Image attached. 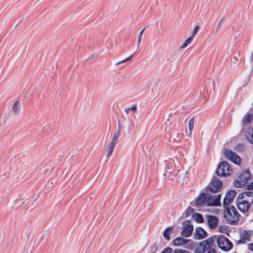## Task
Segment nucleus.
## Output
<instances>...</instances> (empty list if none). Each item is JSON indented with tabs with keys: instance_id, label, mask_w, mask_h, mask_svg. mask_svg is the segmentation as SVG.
Masks as SVG:
<instances>
[{
	"instance_id": "obj_3",
	"label": "nucleus",
	"mask_w": 253,
	"mask_h": 253,
	"mask_svg": "<svg viewBox=\"0 0 253 253\" xmlns=\"http://www.w3.org/2000/svg\"><path fill=\"white\" fill-rule=\"evenodd\" d=\"M216 241L218 247L224 251H228L233 247L232 243L223 235L216 237Z\"/></svg>"
},
{
	"instance_id": "obj_37",
	"label": "nucleus",
	"mask_w": 253,
	"mask_h": 253,
	"mask_svg": "<svg viewBox=\"0 0 253 253\" xmlns=\"http://www.w3.org/2000/svg\"><path fill=\"white\" fill-rule=\"evenodd\" d=\"M208 253H216L214 249L212 248L208 251Z\"/></svg>"
},
{
	"instance_id": "obj_27",
	"label": "nucleus",
	"mask_w": 253,
	"mask_h": 253,
	"mask_svg": "<svg viewBox=\"0 0 253 253\" xmlns=\"http://www.w3.org/2000/svg\"><path fill=\"white\" fill-rule=\"evenodd\" d=\"M194 219L198 223H202L203 222V218L200 213H196L194 216Z\"/></svg>"
},
{
	"instance_id": "obj_28",
	"label": "nucleus",
	"mask_w": 253,
	"mask_h": 253,
	"mask_svg": "<svg viewBox=\"0 0 253 253\" xmlns=\"http://www.w3.org/2000/svg\"><path fill=\"white\" fill-rule=\"evenodd\" d=\"M158 249V247L157 245V243H155L153 245H152L149 249V253H155Z\"/></svg>"
},
{
	"instance_id": "obj_14",
	"label": "nucleus",
	"mask_w": 253,
	"mask_h": 253,
	"mask_svg": "<svg viewBox=\"0 0 253 253\" xmlns=\"http://www.w3.org/2000/svg\"><path fill=\"white\" fill-rule=\"evenodd\" d=\"M195 238L198 240L204 239L207 237V232L201 227H197L194 233Z\"/></svg>"
},
{
	"instance_id": "obj_31",
	"label": "nucleus",
	"mask_w": 253,
	"mask_h": 253,
	"mask_svg": "<svg viewBox=\"0 0 253 253\" xmlns=\"http://www.w3.org/2000/svg\"><path fill=\"white\" fill-rule=\"evenodd\" d=\"M173 253H191L189 251L185 250L177 249L173 251Z\"/></svg>"
},
{
	"instance_id": "obj_30",
	"label": "nucleus",
	"mask_w": 253,
	"mask_h": 253,
	"mask_svg": "<svg viewBox=\"0 0 253 253\" xmlns=\"http://www.w3.org/2000/svg\"><path fill=\"white\" fill-rule=\"evenodd\" d=\"M144 30H145V28H143L139 33L138 34V46L139 45L140 42H141V39H142V34L144 31Z\"/></svg>"
},
{
	"instance_id": "obj_38",
	"label": "nucleus",
	"mask_w": 253,
	"mask_h": 253,
	"mask_svg": "<svg viewBox=\"0 0 253 253\" xmlns=\"http://www.w3.org/2000/svg\"><path fill=\"white\" fill-rule=\"evenodd\" d=\"M251 61L252 62H253V52L252 53V55H251Z\"/></svg>"
},
{
	"instance_id": "obj_29",
	"label": "nucleus",
	"mask_w": 253,
	"mask_h": 253,
	"mask_svg": "<svg viewBox=\"0 0 253 253\" xmlns=\"http://www.w3.org/2000/svg\"><path fill=\"white\" fill-rule=\"evenodd\" d=\"M245 149V145L243 144H238L235 147V150L238 152L243 151Z\"/></svg>"
},
{
	"instance_id": "obj_18",
	"label": "nucleus",
	"mask_w": 253,
	"mask_h": 253,
	"mask_svg": "<svg viewBox=\"0 0 253 253\" xmlns=\"http://www.w3.org/2000/svg\"><path fill=\"white\" fill-rule=\"evenodd\" d=\"M20 109V103L16 101H15L12 106V111L13 113V114L15 116H17L19 114Z\"/></svg>"
},
{
	"instance_id": "obj_36",
	"label": "nucleus",
	"mask_w": 253,
	"mask_h": 253,
	"mask_svg": "<svg viewBox=\"0 0 253 253\" xmlns=\"http://www.w3.org/2000/svg\"><path fill=\"white\" fill-rule=\"evenodd\" d=\"M248 246L249 250L253 252V243L249 244Z\"/></svg>"
},
{
	"instance_id": "obj_25",
	"label": "nucleus",
	"mask_w": 253,
	"mask_h": 253,
	"mask_svg": "<svg viewBox=\"0 0 253 253\" xmlns=\"http://www.w3.org/2000/svg\"><path fill=\"white\" fill-rule=\"evenodd\" d=\"M194 118H192L189 123V136L191 137L192 134V131L194 127Z\"/></svg>"
},
{
	"instance_id": "obj_21",
	"label": "nucleus",
	"mask_w": 253,
	"mask_h": 253,
	"mask_svg": "<svg viewBox=\"0 0 253 253\" xmlns=\"http://www.w3.org/2000/svg\"><path fill=\"white\" fill-rule=\"evenodd\" d=\"M245 131L247 138L251 143L253 144V128H249L248 130Z\"/></svg>"
},
{
	"instance_id": "obj_9",
	"label": "nucleus",
	"mask_w": 253,
	"mask_h": 253,
	"mask_svg": "<svg viewBox=\"0 0 253 253\" xmlns=\"http://www.w3.org/2000/svg\"><path fill=\"white\" fill-rule=\"evenodd\" d=\"M224 155L225 157L229 160L232 161L236 165H239L241 162L240 157L235 152L230 150H226L225 151Z\"/></svg>"
},
{
	"instance_id": "obj_16",
	"label": "nucleus",
	"mask_w": 253,
	"mask_h": 253,
	"mask_svg": "<svg viewBox=\"0 0 253 253\" xmlns=\"http://www.w3.org/2000/svg\"><path fill=\"white\" fill-rule=\"evenodd\" d=\"M253 119V115L251 114H248L245 116L243 120L244 129L245 130L246 126H248Z\"/></svg>"
},
{
	"instance_id": "obj_6",
	"label": "nucleus",
	"mask_w": 253,
	"mask_h": 253,
	"mask_svg": "<svg viewBox=\"0 0 253 253\" xmlns=\"http://www.w3.org/2000/svg\"><path fill=\"white\" fill-rule=\"evenodd\" d=\"M222 182L217 177H213L211 182L207 187L208 191L212 193H216L222 187Z\"/></svg>"
},
{
	"instance_id": "obj_1",
	"label": "nucleus",
	"mask_w": 253,
	"mask_h": 253,
	"mask_svg": "<svg viewBox=\"0 0 253 253\" xmlns=\"http://www.w3.org/2000/svg\"><path fill=\"white\" fill-rule=\"evenodd\" d=\"M253 203V192L246 191L240 194L236 199L238 209L243 212L247 211Z\"/></svg>"
},
{
	"instance_id": "obj_24",
	"label": "nucleus",
	"mask_w": 253,
	"mask_h": 253,
	"mask_svg": "<svg viewBox=\"0 0 253 253\" xmlns=\"http://www.w3.org/2000/svg\"><path fill=\"white\" fill-rule=\"evenodd\" d=\"M175 167L174 162L173 160H170L167 164L166 172H168L169 170L173 169Z\"/></svg>"
},
{
	"instance_id": "obj_32",
	"label": "nucleus",
	"mask_w": 253,
	"mask_h": 253,
	"mask_svg": "<svg viewBox=\"0 0 253 253\" xmlns=\"http://www.w3.org/2000/svg\"><path fill=\"white\" fill-rule=\"evenodd\" d=\"M199 26L198 25H197L195 27L194 29H193V30L192 31V35H191L192 37L194 38V37L196 35L198 31L199 30Z\"/></svg>"
},
{
	"instance_id": "obj_10",
	"label": "nucleus",
	"mask_w": 253,
	"mask_h": 253,
	"mask_svg": "<svg viewBox=\"0 0 253 253\" xmlns=\"http://www.w3.org/2000/svg\"><path fill=\"white\" fill-rule=\"evenodd\" d=\"M236 195V192L234 190H230L228 192L223 200V205L225 208L228 206L231 203Z\"/></svg>"
},
{
	"instance_id": "obj_23",
	"label": "nucleus",
	"mask_w": 253,
	"mask_h": 253,
	"mask_svg": "<svg viewBox=\"0 0 253 253\" xmlns=\"http://www.w3.org/2000/svg\"><path fill=\"white\" fill-rule=\"evenodd\" d=\"M194 38L190 36L189 37L180 47V49H183L186 47L188 45L190 44L193 41Z\"/></svg>"
},
{
	"instance_id": "obj_13",
	"label": "nucleus",
	"mask_w": 253,
	"mask_h": 253,
	"mask_svg": "<svg viewBox=\"0 0 253 253\" xmlns=\"http://www.w3.org/2000/svg\"><path fill=\"white\" fill-rule=\"evenodd\" d=\"M193 231V226L192 224H187L183 227V229L181 233V236L183 237H188L190 236Z\"/></svg>"
},
{
	"instance_id": "obj_33",
	"label": "nucleus",
	"mask_w": 253,
	"mask_h": 253,
	"mask_svg": "<svg viewBox=\"0 0 253 253\" xmlns=\"http://www.w3.org/2000/svg\"><path fill=\"white\" fill-rule=\"evenodd\" d=\"M132 56V55L130 56V57L126 58V59H124V60H123L122 61H121L120 62H118L116 63V65H119V64H120L121 63H125L126 62L129 61L131 59Z\"/></svg>"
},
{
	"instance_id": "obj_8",
	"label": "nucleus",
	"mask_w": 253,
	"mask_h": 253,
	"mask_svg": "<svg viewBox=\"0 0 253 253\" xmlns=\"http://www.w3.org/2000/svg\"><path fill=\"white\" fill-rule=\"evenodd\" d=\"M207 206H218L220 205V198L221 195L218 194L216 195H211L207 193Z\"/></svg>"
},
{
	"instance_id": "obj_5",
	"label": "nucleus",
	"mask_w": 253,
	"mask_h": 253,
	"mask_svg": "<svg viewBox=\"0 0 253 253\" xmlns=\"http://www.w3.org/2000/svg\"><path fill=\"white\" fill-rule=\"evenodd\" d=\"M215 241L216 237L214 236L201 242L199 244V249L201 252L204 253L206 251L212 249Z\"/></svg>"
},
{
	"instance_id": "obj_39",
	"label": "nucleus",
	"mask_w": 253,
	"mask_h": 253,
	"mask_svg": "<svg viewBox=\"0 0 253 253\" xmlns=\"http://www.w3.org/2000/svg\"><path fill=\"white\" fill-rule=\"evenodd\" d=\"M220 22H219V23L218 24V25H217V27H216V29H217V30L218 28H220Z\"/></svg>"
},
{
	"instance_id": "obj_7",
	"label": "nucleus",
	"mask_w": 253,
	"mask_h": 253,
	"mask_svg": "<svg viewBox=\"0 0 253 253\" xmlns=\"http://www.w3.org/2000/svg\"><path fill=\"white\" fill-rule=\"evenodd\" d=\"M250 173L249 171L246 170L240 175L235 182L236 187H240L244 186L248 182L250 177Z\"/></svg>"
},
{
	"instance_id": "obj_4",
	"label": "nucleus",
	"mask_w": 253,
	"mask_h": 253,
	"mask_svg": "<svg viewBox=\"0 0 253 253\" xmlns=\"http://www.w3.org/2000/svg\"><path fill=\"white\" fill-rule=\"evenodd\" d=\"M232 172V169L228 163L225 161L221 162L216 170L217 174L219 176H225L230 175Z\"/></svg>"
},
{
	"instance_id": "obj_2",
	"label": "nucleus",
	"mask_w": 253,
	"mask_h": 253,
	"mask_svg": "<svg viewBox=\"0 0 253 253\" xmlns=\"http://www.w3.org/2000/svg\"><path fill=\"white\" fill-rule=\"evenodd\" d=\"M226 210L224 211V217L227 222L229 224H235L239 219V213L233 206L229 208L226 207Z\"/></svg>"
},
{
	"instance_id": "obj_22",
	"label": "nucleus",
	"mask_w": 253,
	"mask_h": 253,
	"mask_svg": "<svg viewBox=\"0 0 253 253\" xmlns=\"http://www.w3.org/2000/svg\"><path fill=\"white\" fill-rule=\"evenodd\" d=\"M121 133H120V130L119 128L116 132L114 133V134L113 135L112 139L111 141L110 142L115 145H116L119 136H120Z\"/></svg>"
},
{
	"instance_id": "obj_34",
	"label": "nucleus",
	"mask_w": 253,
	"mask_h": 253,
	"mask_svg": "<svg viewBox=\"0 0 253 253\" xmlns=\"http://www.w3.org/2000/svg\"><path fill=\"white\" fill-rule=\"evenodd\" d=\"M172 249L170 247L166 248L161 253H171L172 252Z\"/></svg>"
},
{
	"instance_id": "obj_15",
	"label": "nucleus",
	"mask_w": 253,
	"mask_h": 253,
	"mask_svg": "<svg viewBox=\"0 0 253 253\" xmlns=\"http://www.w3.org/2000/svg\"><path fill=\"white\" fill-rule=\"evenodd\" d=\"M207 193H202L197 199L196 204L197 206H207Z\"/></svg>"
},
{
	"instance_id": "obj_40",
	"label": "nucleus",
	"mask_w": 253,
	"mask_h": 253,
	"mask_svg": "<svg viewBox=\"0 0 253 253\" xmlns=\"http://www.w3.org/2000/svg\"><path fill=\"white\" fill-rule=\"evenodd\" d=\"M222 20H223V18H222V19L220 20L219 22L220 23L221 21H222Z\"/></svg>"
},
{
	"instance_id": "obj_12",
	"label": "nucleus",
	"mask_w": 253,
	"mask_h": 253,
	"mask_svg": "<svg viewBox=\"0 0 253 253\" xmlns=\"http://www.w3.org/2000/svg\"><path fill=\"white\" fill-rule=\"evenodd\" d=\"M207 220L209 227L211 229L215 228L219 222V220L216 217L211 215L207 216Z\"/></svg>"
},
{
	"instance_id": "obj_35",
	"label": "nucleus",
	"mask_w": 253,
	"mask_h": 253,
	"mask_svg": "<svg viewBox=\"0 0 253 253\" xmlns=\"http://www.w3.org/2000/svg\"><path fill=\"white\" fill-rule=\"evenodd\" d=\"M247 188L249 190L253 191V182L247 185Z\"/></svg>"
},
{
	"instance_id": "obj_20",
	"label": "nucleus",
	"mask_w": 253,
	"mask_h": 253,
	"mask_svg": "<svg viewBox=\"0 0 253 253\" xmlns=\"http://www.w3.org/2000/svg\"><path fill=\"white\" fill-rule=\"evenodd\" d=\"M172 226H169L165 230L163 233V236L166 240L168 241H169L170 240L169 234L172 232Z\"/></svg>"
},
{
	"instance_id": "obj_19",
	"label": "nucleus",
	"mask_w": 253,
	"mask_h": 253,
	"mask_svg": "<svg viewBox=\"0 0 253 253\" xmlns=\"http://www.w3.org/2000/svg\"><path fill=\"white\" fill-rule=\"evenodd\" d=\"M116 145L109 143L107 146V152L106 157L109 158L113 154Z\"/></svg>"
},
{
	"instance_id": "obj_26",
	"label": "nucleus",
	"mask_w": 253,
	"mask_h": 253,
	"mask_svg": "<svg viewBox=\"0 0 253 253\" xmlns=\"http://www.w3.org/2000/svg\"><path fill=\"white\" fill-rule=\"evenodd\" d=\"M136 110H137V105L136 104H134L130 107H128V108H126L125 109V112L126 114H128L130 111H132L133 112L135 113L136 112Z\"/></svg>"
},
{
	"instance_id": "obj_17",
	"label": "nucleus",
	"mask_w": 253,
	"mask_h": 253,
	"mask_svg": "<svg viewBox=\"0 0 253 253\" xmlns=\"http://www.w3.org/2000/svg\"><path fill=\"white\" fill-rule=\"evenodd\" d=\"M189 240L183 239L181 237H177L173 240V245L175 246H180L186 244Z\"/></svg>"
},
{
	"instance_id": "obj_11",
	"label": "nucleus",
	"mask_w": 253,
	"mask_h": 253,
	"mask_svg": "<svg viewBox=\"0 0 253 253\" xmlns=\"http://www.w3.org/2000/svg\"><path fill=\"white\" fill-rule=\"evenodd\" d=\"M253 234L251 230H244L241 232L240 236L241 239L238 241V243H245L246 241H250V238Z\"/></svg>"
}]
</instances>
